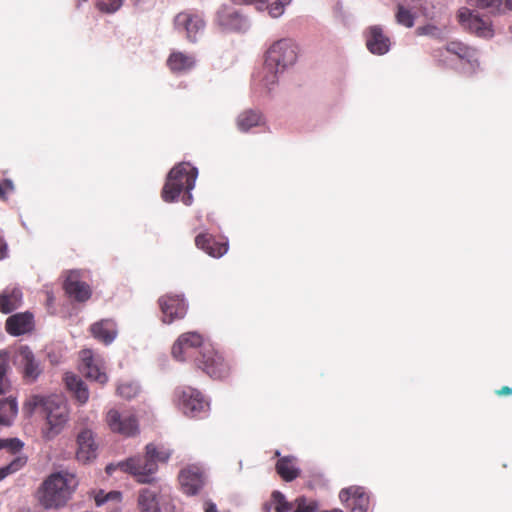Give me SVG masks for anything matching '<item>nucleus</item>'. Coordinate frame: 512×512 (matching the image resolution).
Listing matches in <instances>:
<instances>
[{"label": "nucleus", "mask_w": 512, "mask_h": 512, "mask_svg": "<svg viewBox=\"0 0 512 512\" xmlns=\"http://www.w3.org/2000/svg\"><path fill=\"white\" fill-rule=\"evenodd\" d=\"M166 63L173 73H181L192 69L195 65V59L192 55L174 51L169 55Z\"/></svg>", "instance_id": "obj_26"}, {"label": "nucleus", "mask_w": 512, "mask_h": 512, "mask_svg": "<svg viewBox=\"0 0 512 512\" xmlns=\"http://www.w3.org/2000/svg\"><path fill=\"white\" fill-rule=\"evenodd\" d=\"M176 403L182 413L190 418H203L209 412V402L197 389L186 386L175 392Z\"/></svg>", "instance_id": "obj_7"}, {"label": "nucleus", "mask_w": 512, "mask_h": 512, "mask_svg": "<svg viewBox=\"0 0 512 512\" xmlns=\"http://www.w3.org/2000/svg\"><path fill=\"white\" fill-rule=\"evenodd\" d=\"M296 503L297 507L294 512H315V506L313 504H307L304 498H298Z\"/></svg>", "instance_id": "obj_43"}, {"label": "nucleus", "mask_w": 512, "mask_h": 512, "mask_svg": "<svg viewBox=\"0 0 512 512\" xmlns=\"http://www.w3.org/2000/svg\"><path fill=\"white\" fill-rule=\"evenodd\" d=\"M445 53L456 56L463 64L462 73L473 75L479 69L477 50L460 41H450L443 48L436 49L433 53L439 66H447Z\"/></svg>", "instance_id": "obj_6"}, {"label": "nucleus", "mask_w": 512, "mask_h": 512, "mask_svg": "<svg viewBox=\"0 0 512 512\" xmlns=\"http://www.w3.org/2000/svg\"><path fill=\"white\" fill-rule=\"evenodd\" d=\"M438 29L435 27V26H432V25H426V26H421V27H418L417 30H416V33L418 35H430V36H435L436 33H437Z\"/></svg>", "instance_id": "obj_44"}, {"label": "nucleus", "mask_w": 512, "mask_h": 512, "mask_svg": "<svg viewBox=\"0 0 512 512\" xmlns=\"http://www.w3.org/2000/svg\"><path fill=\"white\" fill-rule=\"evenodd\" d=\"M26 463L27 457L25 456H18L14 458L8 465L0 468V481L22 469Z\"/></svg>", "instance_id": "obj_34"}, {"label": "nucleus", "mask_w": 512, "mask_h": 512, "mask_svg": "<svg viewBox=\"0 0 512 512\" xmlns=\"http://www.w3.org/2000/svg\"><path fill=\"white\" fill-rule=\"evenodd\" d=\"M78 449L76 457L79 461L87 462L96 456V444L93 433L89 429L82 430L77 436Z\"/></svg>", "instance_id": "obj_22"}, {"label": "nucleus", "mask_w": 512, "mask_h": 512, "mask_svg": "<svg viewBox=\"0 0 512 512\" xmlns=\"http://www.w3.org/2000/svg\"><path fill=\"white\" fill-rule=\"evenodd\" d=\"M81 356V371L86 378L97 381L100 384L107 382L108 377L93 356V353L89 349H84L80 353Z\"/></svg>", "instance_id": "obj_18"}, {"label": "nucleus", "mask_w": 512, "mask_h": 512, "mask_svg": "<svg viewBox=\"0 0 512 512\" xmlns=\"http://www.w3.org/2000/svg\"><path fill=\"white\" fill-rule=\"evenodd\" d=\"M208 346L204 343L201 334L197 332H186L181 334L172 346V356L177 361H188L200 357V350Z\"/></svg>", "instance_id": "obj_9"}, {"label": "nucleus", "mask_w": 512, "mask_h": 512, "mask_svg": "<svg viewBox=\"0 0 512 512\" xmlns=\"http://www.w3.org/2000/svg\"><path fill=\"white\" fill-rule=\"evenodd\" d=\"M298 56L297 45L291 39L274 42L266 52L265 63L260 73L261 82L270 89L277 82L278 74L292 66Z\"/></svg>", "instance_id": "obj_1"}, {"label": "nucleus", "mask_w": 512, "mask_h": 512, "mask_svg": "<svg viewBox=\"0 0 512 512\" xmlns=\"http://www.w3.org/2000/svg\"><path fill=\"white\" fill-rule=\"evenodd\" d=\"M17 413V404L14 400L3 399L0 401V424L10 425Z\"/></svg>", "instance_id": "obj_32"}, {"label": "nucleus", "mask_w": 512, "mask_h": 512, "mask_svg": "<svg viewBox=\"0 0 512 512\" xmlns=\"http://www.w3.org/2000/svg\"><path fill=\"white\" fill-rule=\"evenodd\" d=\"M198 171L190 163L182 162L175 165L167 175L161 196L165 202H174L184 192L182 201L190 205L192 195L190 191L195 187Z\"/></svg>", "instance_id": "obj_4"}, {"label": "nucleus", "mask_w": 512, "mask_h": 512, "mask_svg": "<svg viewBox=\"0 0 512 512\" xmlns=\"http://www.w3.org/2000/svg\"><path fill=\"white\" fill-rule=\"evenodd\" d=\"M292 0H276L274 3L268 5L267 9L270 16L277 18L284 12L286 5L290 4Z\"/></svg>", "instance_id": "obj_41"}, {"label": "nucleus", "mask_w": 512, "mask_h": 512, "mask_svg": "<svg viewBox=\"0 0 512 512\" xmlns=\"http://www.w3.org/2000/svg\"><path fill=\"white\" fill-rule=\"evenodd\" d=\"M178 479L183 493L189 496L196 495L204 485L203 471L194 465L182 469Z\"/></svg>", "instance_id": "obj_14"}, {"label": "nucleus", "mask_w": 512, "mask_h": 512, "mask_svg": "<svg viewBox=\"0 0 512 512\" xmlns=\"http://www.w3.org/2000/svg\"><path fill=\"white\" fill-rule=\"evenodd\" d=\"M498 396H509L512 394V388L509 386H503L501 389L496 391Z\"/></svg>", "instance_id": "obj_45"}, {"label": "nucleus", "mask_w": 512, "mask_h": 512, "mask_svg": "<svg viewBox=\"0 0 512 512\" xmlns=\"http://www.w3.org/2000/svg\"><path fill=\"white\" fill-rule=\"evenodd\" d=\"M123 0H97V8L105 13H113L122 6Z\"/></svg>", "instance_id": "obj_38"}, {"label": "nucleus", "mask_w": 512, "mask_h": 512, "mask_svg": "<svg viewBox=\"0 0 512 512\" xmlns=\"http://www.w3.org/2000/svg\"><path fill=\"white\" fill-rule=\"evenodd\" d=\"M481 9H490L492 13L499 12L502 6V0H467Z\"/></svg>", "instance_id": "obj_36"}, {"label": "nucleus", "mask_w": 512, "mask_h": 512, "mask_svg": "<svg viewBox=\"0 0 512 512\" xmlns=\"http://www.w3.org/2000/svg\"><path fill=\"white\" fill-rule=\"evenodd\" d=\"M158 304L162 321L167 324L183 319L187 313L188 305L181 294H165L159 298Z\"/></svg>", "instance_id": "obj_11"}, {"label": "nucleus", "mask_w": 512, "mask_h": 512, "mask_svg": "<svg viewBox=\"0 0 512 512\" xmlns=\"http://www.w3.org/2000/svg\"><path fill=\"white\" fill-rule=\"evenodd\" d=\"M396 21L398 24L405 26L407 28H411L414 26L415 16L414 14L403 5L399 4L397 6V12L395 15Z\"/></svg>", "instance_id": "obj_35"}, {"label": "nucleus", "mask_w": 512, "mask_h": 512, "mask_svg": "<svg viewBox=\"0 0 512 512\" xmlns=\"http://www.w3.org/2000/svg\"><path fill=\"white\" fill-rule=\"evenodd\" d=\"M14 191V184L10 179H5L0 183V200H7V195Z\"/></svg>", "instance_id": "obj_42"}, {"label": "nucleus", "mask_w": 512, "mask_h": 512, "mask_svg": "<svg viewBox=\"0 0 512 512\" xmlns=\"http://www.w3.org/2000/svg\"><path fill=\"white\" fill-rule=\"evenodd\" d=\"M6 252H7L6 243L2 238H0V260L6 256Z\"/></svg>", "instance_id": "obj_47"}, {"label": "nucleus", "mask_w": 512, "mask_h": 512, "mask_svg": "<svg viewBox=\"0 0 512 512\" xmlns=\"http://www.w3.org/2000/svg\"><path fill=\"white\" fill-rule=\"evenodd\" d=\"M198 368L214 379H223L230 374V365L211 345L200 350V357L195 359Z\"/></svg>", "instance_id": "obj_8"}, {"label": "nucleus", "mask_w": 512, "mask_h": 512, "mask_svg": "<svg viewBox=\"0 0 512 512\" xmlns=\"http://www.w3.org/2000/svg\"><path fill=\"white\" fill-rule=\"evenodd\" d=\"M34 327V317L30 312L16 313L9 316L5 329L12 336H20L30 332Z\"/></svg>", "instance_id": "obj_19"}, {"label": "nucleus", "mask_w": 512, "mask_h": 512, "mask_svg": "<svg viewBox=\"0 0 512 512\" xmlns=\"http://www.w3.org/2000/svg\"><path fill=\"white\" fill-rule=\"evenodd\" d=\"M89 331L91 335L105 345L111 344L117 337V324L113 319H101L93 323Z\"/></svg>", "instance_id": "obj_20"}, {"label": "nucleus", "mask_w": 512, "mask_h": 512, "mask_svg": "<svg viewBox=\"0 0 512 512\" xmlns=\"http://www.w3.org/2000/svg\"><path fill=\"white\" fill-rule=\"evenodd\" d=\"M366 46L371 53L383 55L390 48V40L380 26H372L368 30Z\"/></svg>", "instance_id": "obj_21"}, {"label": "nucleus", "mask_w": 512, "mask_h": 512, "mask_svg": "<svg viewBox=\"0 0 512 512\" xmlns=\"http://www.w3.org/2000/svg\"><path fill=\"white\" fill-rule=\"evenodd\" d=\"M457 19L465 30L478 37H491L493 35L491 22L483 19L477 12L467 7H461L458 10Z\"/></svg>", "instance_id": "obj_10"}, {"label": "nucleus", "mask_w": 512, "mask_h": 512, "mask_svg": "<svg viewBox=\"0 0 512 512\" xmlns=\"http://www.w3.org/2000/svg\"><path fill=\"white\" fill-rule=\"evenodd\" d=\"M272 499L275 504V512H289L292 509V504L285 500L281 492L274 491L272 493Z\"/></svg>", "instance_id": "obj_37"}, {"label": "nucleus", "mask_w": 512, "mask_h": 512, "mask_svg": "<svg viewBox=\"0 0 512 512\" xmlns=\"http://www.w3.org/2000/svg\"><path fill=\"white\" fill-rule=\"evenodd\" d=\"M9 369L8 352L0 350V395L8 393L11 389V382L7 376Z\"/></svg>", "instance_id": "obj_31"}, {"label": "nucleus", "mask_w": 512, "mask_h": 512, "mask_svg": "<svg viewBox=\"0 0 512 512\" xmlns=\"http://www.w3.org/2000/svg\"><path fill=\"white\" fill-rule=\"evenodd\" d=\"M65 384L80 404H84L88 401V388L79 377L74 374H66Z\"/></svg>", "instance_id": "obj_28"}, {"label": "nucleus", "mask_w": 512, "mask_h": 512, "mask_svg": "<svg viewBox=\"0 0 512 512\" xmlns=\"http://www.w3.org/2000/svg\"><path fill=\"white\" fill-rule=\"evenodd\" d=\"M94 500L97 506H102L108 502L120 504L122 501V493L119 491L105 492L104 490H99L96 492Z\"/></svg>", "instance_id": "obj_33"}, {"label": "nucleus", "mask_w": 512, "mask_h": 512, "mask_svg": "<svg viewBox=\"0 0 512 512\" xmlns=\"http://www.w3.org/2000/svg\"><path fill=\"white\" fill-rule=\"evenodd\" d=\"M77 484L73 474L67 472L52 473L39 487L38 500L45 509L64 507L70 500Z\"/></svg>", "instance_id": "obj_2"}, {"label": "nucleus", "mask_w": 512, "mask_h": 512, "mask_svg": "<svg viewBox=\"0 0 512 512\" xmlns=\"http://www.w3.org/2000/svg\"><path fill=\"white\" fill-rule=\"evenodd\" d=\"M117 393L125 399H131L138 393V387L132 383H124L118 386Z\"/></svg>", "instance_id": "obj_40"}, {"label": "nucleus", "mask_w": 512, "mask_h": 512, "mask_svg": "<svg viewBox=\"0 0 512 512\" xmlns=\"http://www.w3.org/2000/svg\"><path fill=\"white\" fill-rule=\"evenodd\" d=\"M17 362L22 369L23 378L34 382L42 373V368L28 346H21L17 351Z\"/></svg>", "instance_id": "obj_16"}, {"label": "nucleus", "mask_w": 512, "mask_h": 512, "mask_svg": "<svg viewBox=\"0 0 512 512\" xmlns=\"http://www.w3.org/2000/svg\"><path fill=\"white\" fill-rule=\"evenodd\" d=\"M505 5L509 10H512V0H505Z\"/></svg>", "instance_id": "obj_49"}, {"label": "nucleus", "mask_w": 512, "mask_h": 512, "mask_svg": "<svg viewBox=\"0 0 512 512\" xmlns=\"http://www.w3.org/2000/svg\"><path fill=\"white\" fill-rule=\"evenodd\" d=\"M106 422L113 432L124 436H133L138 432V423L135 416L120 414L115 409L108 411Z\"/></svg>", "instance_id": "obj_13"}, {"label": "nucleus", "mask_w": 512, "mask_h": 512, "mask_svg": "<svg viewBox=\"0 0 512 512\" xmlns=\"http://www.w3.org/2000/svg\"><path fill=\"white\" fill-rule=\"evenodd\" d=\"M265 124V119L259 110L247 109L242 111L237 119L236 125L241 132H248L253 127Z\"/></svg>", "instance_id": "obj_25"}, {"label": "nucleus", "mask_w": 512, "mask_h": 512, "mask_svg": "<svg viewBox=\"0 0 512 512\" xmlns=\"http://www.w3.org/2000/svg\"><path fill=\"white\" fill-rule=\"evenodd\" d=\"M195 244L212 257H221L228 250L227 243L216 242L215 239L208 234H199L195 238Z\"/></svg>", "instance_id": "obj_24"}, {"label": "nucleus", "mask_w": 512, "mask_h": 512, "mask_svg": "<svg viewBox=\"0 0 512 512\" xmlns=\"http://www.w3.org/2000/svg\"><path fill=\"white\" fill-rule=\"evenodd\" d=\"M294 460L293 457L285 456L280 458L276 463L275 468L277 473L287 482L293 481L300 474V470L294 465Z\"/></svg>", "instance_id": "obj_30"}, {"label": "nucleus", "mask_w": 512, "mask_h": 512, "mask_svg": "<svg viewBox=\"0 0 512 512\" xmlns=\"http://www.w3.org/2000/svg\"><path fill=\"white\" fill-rule=\"evenodd\" d=\"M138 508L140 512H161L158 493L149 488L141 489L138 496Z\"/></svg>", "instance_id": "obj_27"}, {"label": "nucleus", "mask_w": 512, "mask_h": 512, "mask_svg": "<svg viewBox=\"0 0 512 512\" xmlns=\"http://www.w3.org/2000/svg\"><path fill=\"white\" fill-rule=\"evenodd\" d=\"M23 443L17 438L0 439V449H7L11 454L19 452Z\"/></svg>", "instance_id": "obj_39"}, {"label": "nucleus", "mask_w": 512, "mask_h": 512, "mask_svg": "<svg viewBox=\"0 0 512 512\" xmlns=\"http://www.w3.org/2000/svg\"><path fill=\"white\" fill-rule=\"evenodd\" d=\"M29 404L34 408H41L45 416L46 423L42 429V436L45 440H52L63 431L69 420V408L61 396L34 395Z\"/></svg>", "instance_id": "obj_3"}, {"label": "nucleus", "mask_w": 512, "mask_h": 512, "mask_svg": "<svg viewBox=\"0 0 512 512\" xmlns=\"http://www.w3.org/2000/svg\"><path fill=\"white\" fill-rule=\"evenodd\" d=\"M171 456L169 449L165 447H157L154 444L146 446V454L144 456H135L119 463L120 469L130 473L137 478L140 483H150L157 469V463H165Z\"/></svg>", "instance_id": "obj_5"}, {"label": "nucleus", "mask_w": 512, "mask_h": 512, "mask_svg": "<svg viewBox=\"0 0 512 512\" xmlns=\"http://www.w3.org/2000/svg\"><path fill=\"white\" fill-rule=\"evenodd\" d=\"M63 289L70 298L77 302H86L92 295L90 286L80 279V274L77 271L68 273L63 283Z\"/></svg>", "instance_id": "obj_15"}, {"label": "nucleus", "mask_w": 512, "mask_h": 512, "mask_svg": "<svg viewBox=\"0 0 512 512\" xmlns=\"http://www.w3.org/2000/svg\"><path fill=\"white\" fill-rule=\"evenodd\" d=\"M23 294L19 288L7 287L0 293V312L9 314L22 304Z\"/></svg>", "instance_id": "obj_23"}, {"label": "nucleus", "mask_w": 512, "mask_h": 512, "mask_svg": "<svg viewBox=\"0 0 512 512\" xmlns=\"http://www.w3.org/2000/svg\"><path fill=\"white\" fill-rule=\"evenodd\" d=\"M342 502H349L351 512H367L370 506V497L364 488L359 486H351L342 489L339 493Z\"/></svg>", "instance_id": "obj_17"}, {"label": "nucleus", "mask_w": 512, "mask_h": 512, "mask_svg": "<svg viewBox=\"0 0 512 512\" xmlns=\"http://www.w3.org/2000/svg\"><path fill=\"white\" fill-rule=\"evenodd\" d=\"M117 467L120 468L119 464L117 465H114V464H109L106 466V473L108 475H112V473L117 469Z\"/></svg>", "instance_id": "obj_48"}, {"label": "nucleus", "mask_w": 512, "mask_h": 512, "mask_svg": "<svg viewBox=\"0 0 512 512\" xmlns=\"http://www.w3.org/2000/svg\"><path fill=\"white\" fill-rule=\"evenodd\" d=\"M174 25L178 31L185 32L186 38L191 42L197 40V35L202 33L205 27L202 17L190 11L178 13L174 19Z\"/></svg>", "instance_id": "obj_12"}, {"label": "nucleus", "mask_w": 512, "mask_h": 512, "mask_svg": "<svg viewBox=\"0 0 512 512\" xmlns=\"http://www.w3.org/2000/svg\"><path fill=\"white\" fill-rule=\"evenodd\" d=\"M217 19L221 26L232 30L240 29L243 23V19L237 11L225 6L218 11Z\"/></svg>", "instance_id": "obj_29"}, {"label": "nucleus", "mask_w": 512, "mask_h": 512, "mask_svg": "<svg viewBox=\"0 0 512 512\" xmlns=\"http://www.w3.org/2000/svg\"><path fill=\"white\" fill-rule=\"evenodd\" d=\"M205 512H218L216 505L211 501H206L204 505Z\"/></svg>", "instance_id": "obj_46"}]
</instances>
